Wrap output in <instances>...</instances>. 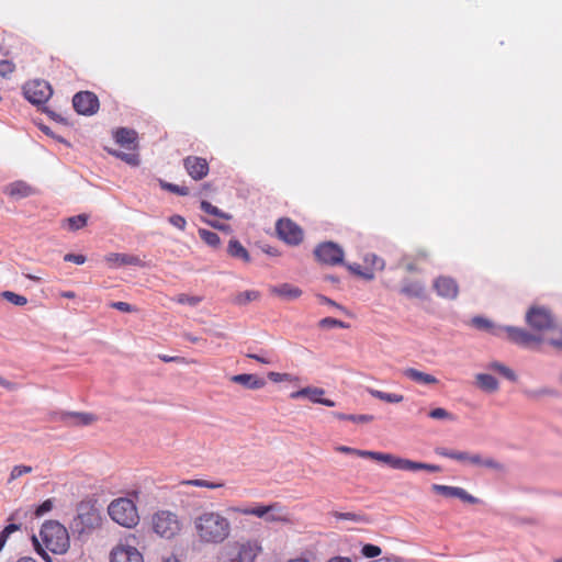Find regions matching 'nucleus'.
Masks as SVG:
<instances>
[{
  "label": "nucleus",
  "instance_id": "a878e982",
  "mask_svg": "<svg viewBox=\"0 0 562 562\" xmlns=\"http://www.w3.org/2000/svg\"><path fill=\"white\" fill-rule=\"evenodd\" d=\"M231 380L250 390L261 389L266 384L265 380L248 373L233 375Z\"/></svg>",
  "mask_w": 562,
  "mask_h": 562
},
{
  "label": "nucleus",
  "instance_id": "f8f14e48",
  "mask_svg": "<svg viewBox=\"0 0 562 562\" xmlns=\"http://www.w3.org/2000/svg\"><path fill=\"white\" fill-rule=\"evenodd\" d=\"M278 237L289 245L296 246L303 240L302 228L290 218H280L276 224Z\"/></svg>",
  "mask_w": 562,
  "mask_h": 562
},
{
  "label": "nucleus",
  "instance_id": "c85d7f7f",
  "mask_svg": "<svg viewBox=\"0 0 562 562\" xmlns=\"http://www.w3.org/2000/svg\"><path fill=\"white\" fill-rule=\"evenodd\" d=\"M70 419V425L74 426H88L97 420V417L90 413H69L66 415Z\"/></svg>",
  "mask_w": 562,
  "mask_h": 562
},
{
  "label": "nucleus",
  "instance_id": "2eb2a0df",
  "mask_svg": "<svg viewBox=\"0 0 562 562\" xmlns=\"http://www.w3.org/2000/svg\"><path fill=\"white\" fill-rule=\"evenodd\" d=\"M387 465H390L393 469L405 470V471H418V470H426L429 472H440L441 471V468L439 465L416 462V461H412L408 459L396 457L391 453L389 457Z\"/></svg>",
  "mask_w": 562,
  "mask_h": 562
},
{
  "label": "nucleus",
  "instance_id": "3c124183",
  "mask_svg": "<svg viewBox=\"0 0 562 562\" xmlns=\"http://www.w3.org/2000/svg\"><path fill=\"white\" fill-rule=\"evenodd\" d=\"M19 529H20V525H16V524H10L4 527V529L0 532V551L4 547L10 535L14 531H18Z\"/></svg>",
  "mask_w": 562,
  "mask_h": 562
},
{
  "label": "nucleus",
  "instance_id": "ea45409f",
  "mask_svg": "<svg viewBox=\"0 0 562 562\" xmlns=\"http://www.w3.org/2000/svg\"><path fill=\"white\" fill-rule=\"evenodd\" d=\"M201 210L210 215H214V216H217V217H221V218H225V220H229L231 218V215L229 214H226L224 212H222L218 207L212 205L210 202L207 201H201Z\"/></svg>",
  "mask_w": 562,
  "mask_h": 562
},
{
  "label": "nucleus",
  "instance_id": "4c0bfd02",
  "mask_svg": "<svg viewBox=\"0 0 562 562\" xmlns=\"http://www.w3.org/2000/svg\"><path fill=\"white\" fill-rule=\"evenodd\" d=\"M198 233L200 238L210 247L216 248L221 243L220 236L214 232L200 228Z\"/></svg>",
  "mask_w": 562,
  "mask_h": 562
},
{
  "label": "nucleus",
  "instance_id": "603ef678",
  "mask_svg": "<svg viewBox=\"0 0 562 562\" xmlns=\"http://www.w3.org/2000/svg\"><path fill=\"white\" fill-rule=\"evenodd\" d=\"M19 529H20V525H16V524H10L4 527V529L0 532V551L4 547L10 535L14 531H18Z\"/></svg>",
  "mask_w": 562,
  "mask_h": 562
},
{
  "label": "nucleus",
  "instance_id": "39448f33",
  "mask_svg": "<svg viewBox=\"0 0 562 562\" xmlns=\"http://www.w3.org/2000/svg\"><path fill=\"white\" fill-rule=\"evenodd\" d=\"M110 518L125 528H134L139 522V515L135 502L128 497H117L108 506Z\"/></svg>",
  "mask_w": 562,
  "mask_h": 562
},
{
  "label": "nucleus",
  "instance_id": "bf43d9fd",
  "mask_svg": "<svg viewBox=\"0 0 562 562\" xmlns=\"http://www.w3.org/2000/svg\"><path fill=\"white\" fill-rule=\"evenodd\" d=\"M54 507L53 499H46L37 508L35 509V516L41 517L44 514L50 512Z\"/></svg>",
  "mask_w": 562,
  "mask_h": 562
},
{
  "label": "nucleus",
  "instance_id": "dca6fc26",
  "mask_svg": "<svg viewBox=\"0 0 562 562\" xmlns=\"http://www.w3.org/2000/svg\"><path fill=\"white\" fill-rule=\"evenodd\" d=\"M183 167L193 180L204 179L209 171V162L205 158L199 156H188L183 159Z\"/></svg>",
  "mask_w": 562,
  "mask_h": 562
},
{
  "label": "nucleus",
  "instance_id": "4be33fe9",
  "mask_svg": "<svg viewBox=\"0 0 562 562\" xmlns=\"http://www.w3.org/2000/svg\"><path fill=\"white\" fill-rule=\"evenodd\" d=\"M113 137L122 147L133 150L137 148V132L132 128L120 127L114 132Z\"/></svg>",
  "mask_w": 562,
  "mask_h": 562
},
{
  "label": "nucleus",
  "instance_id": "864d4df0",
  "mask_svg": "<svg viewBox=\"0 0 562 562\" xmlns=\"http://www.w3.org/2000/svg\"><path fill=\"white\" fill-rule=\"evenodd\" d=\"M175 301L179 304H188V305H191V306H195L198 305L202 299L200 296H191V295H188V294H179Z\"/></svg>",
  "mask_w": 562,
  "mask_h": 562
},
{
  "label": "nucleus",
  "instance_id": "0e129e2a",
  "mask_svg": "<svg viewBox=\"0 0 562 562\" xmlns=\"http://www.w3.org/2000/svg\"><path fill=\"white\" fill-rule=\"evenodd\" d=\"M160 360L164 362H178V363H190V361L186 360L181 357H169L166 355L159 356Z\"/></svg>",
  "mask_w": 562,
  "mask_h": 562
},
{
  "label": "nucleus",
  "instance_id": "2f4dec72",
  "mask_svg": "<svg viewBox=\"0 0 562 562\" xmlns=\"http://www.w3.org/2000/svg\"><path fill=\"white\" fill-rule=\"evenodd\" d=\"M401 292L409 297H422L425 286L419 281H408L402 286Z\"/></svg>",
  "mask_w": 562,
  "mask_h": 562
},
{
  "label": "nucleus",
  "instance_id": "680f3d73",
  "mask_svg": "<svg viewBox=\"0 0 562 562\" xmlns=\"http://www.w3.org/2000/svg\"><path fill=\"white\" fill-rule=\"evenodd\" d=\"M110 306L112 308H115V310H117L120 312H124V313H131V312L135 311V308L126 302H113V303H111Z\"/></svg>",
  "mask_w": 562,
  "mask_h": 562
},
{
  "label": "nucleus",
  "instance_id": "cd10ccee",
  "mask_svg": "<svg viewBox=\"0 0 562 562\" xmlns=\"http://www.w3.org/2000/svg\"><path fill=\"white\" fill-rule=\"evenodd\" d=\"M228 254L233 258L243 260L244 262L250 261V256L247 249L236 239H232L227 248Z\"/></svg>",
  "mask_w": 562,
  "mask_h": 562
},
{
  "label": "nucleus",
  "instance_id": "09e8293b",
  "mask_svg": "<svg viewBox=\"0 0 562 562\" xmlns=\"http://www.w3.org/2000/svg\"><path fill=\"white\" fill-rule=\"evenodd\" d=\"M87 220H88V217L86 215L80 214L77 216L69 217L67 221H68L69 228L72 231H77V229H80L83 226H86Z\"/></svg>",
  "mask_w": 562,
  "mask_h": 562
},
{
  "label": "nucleus",
  "instance_id": "f03ea898",
  "mask_svg": "<svg viewBox=\"0 0 562 562\" xmlns=\"http://www.w3.org/2000/svg\"><path fill=\"white\" fill-rule=\"evenodd\" d=\"M36 552L46 561L52 559L47 551L54 554H64L70 547V538L67 528L57 520H46L41 528L40 539L33 537Z\"/></svg>",
  "mask_w": 562,
  "mask_h": 562
},
{
  "label": "nucleus",
  "instance_id": "774afa93",
  "mask_svg": "<svg viewBox=\"0 0 562 562\" xmlns=\"http://www.w3.org/2000/svg\"><path fill=\"white\" fill-rule=\"evenodd\" d=\"M285 562H312V561L304 557H296V558H291Z\"/></svg>",
  "mask_w": 562,
  "mask_h": 562
},
{
  "label": "nucleus",
  "instance_id": "72a5a7b5",
  "mask_svg": "<svg viewBox=\"0 0 562 562\" xmlns=\"http://www.w3.org/2000/svg\"><path fill=\"white\" fill-rule=\"evenodd\" d=\"M435 452L438 456H441V457H445V458H449V459H453V460L461 461V462H469V458L471 456V454H469L468 452H464V451H452V450H449V449L442 448V447L436 448Z\"/></svg>",
  "mask_w": 562,
  "mask_h": 562
},
{
  "label": "nucleus",
  "instance_id": "c03bdc74",
  "mask_svg": "<svg viewBox=\"0 0 562 562\" xmlns=\"http://www.w3.org/2000/svg\"><path fill=\"white\" fill-rule=\"evenodd\" d=\"M33 471L32 467L30 465H24V464H20V465H14L11 470V473H10V476H9V480H8V483H11L13 482L14 480L21 477L22 475L24 474H29Z\"/></svg>",
  "mask_w": 562,
  "mask_h": 562
},
{
  "label": "nucleus",
  "instance_id": "1a4fd4ad",
  "mask_svg": "<svg viewBox=\"0 0 562 562\" xmlns=\"http://www.w3.org/2000/svg\"><path fill=\"white\" fill-rule=\"evenodd\" d=\"M135 542V536H128L125 541L119 542L110 553L111 562H144L143 554L131 543Z\"/></svg>",
  "mask_w": 562,
  "mask_h": 562
},
{
  "label": "nucleus",
  "instance_id": "412c9836",
  "mask_svg": "<svg viewBox=\"0 0 562 562\" xmlns=\"http://www.w3.org/2000/svg\"><path fill=\"white\" fill-rule=\"evenodd\" d=\"M269 293L285 301L299 299L302 295V290L290 283H282L279 285H270Z\"/></svg>",
  "mask_w": 562,
  "mask_h": 562
},
{
  "label": "nucleus",
  "instance_id": "b1692460",
  "mask_svg": "<svg viewBox=\"0 0 562 562\" xmlns=\"http://www.w3.org/2000/svg\"><path fill=\"white\" fill-rule=\"evenodd\" d=\"M4 193L11 198L23 199L34 194V189L24 181H14L5 187Z\"/></svg>",
  "mask_w": 562,
  "mask_h": 562
},
{
  "label": "nucleus",
  "instance_id": "de8ad7c7",
  "mask_svg": "<svg viewBox=\"0 0 562 562\" xmlns=\"http://www.w3.org/2000/svg\"><path fill=\"white\" fill-rule=\"evenodd\" d=\"M428 416L432 419H448V420L454 419V416L451 413H449L447 409L441 408V407L431 409L428 413Z\"/></svg>",
  "mask_w": 562,
  "mask_h": 562
},
{
  "label": "nucleus",
  "instance_id": "f257e3e1",
  "mask_svg": "<svg viewBox=\"0 0 562 562\" xmlns=\"http://www.w3.org/2000/svg\"><path fill=\"white\" fill-rule=\"evenodd\" d=\"M193 528L201 543L218 544L231 535V522L220 512L203 510L193 519Z\"/></svg>",
  "mask_w": 562,
  "mask_h": 562
},
{
  "label": "nucleus",
  "instance_id": "4d7b16f0",
  "mask_svg": "<svg viewBox=\"0 0 562 562\" xmlns=\"http://www.w3.org/2000/svg\"><path fill=\"white\" fill-rule=\"evenodd\" d=\"M334 517L340 520L362 521L363 516L356 513H334Z\"/></svg>",
  "mask_w": 562,
  "mask_h": 562
},
{
  "label": "nucleus",
  "instance_id": "e433bc0d",
  "mask_svg": "<svg viewBox=\"0 0 562 562\" xmlns=\"http://www.w3.org/2000/svg\"><path fill=\"white\" fill-rule=\"evenodd\" d=\"M364 262L368 265V268H366V271H372L373 273L375 271H381L384 269V260L376 256L375 254H368L364 257Z\"/></svg>",
  "mask_w": 562,
  "mask_h": 562
},
{
  "label": "nucleus",
  "instance_id": "052dcab7",
  "mask_svg": "<svg viewBox=\"0 0 562 562\" xmlns=\"http://www.w3.org/2000/svg\"><path fill=\"white\" fill-rule=\"evenodd\" d=\"M169 223L181 231H184V228L187 226L186 218L178 214L170 216Z\"/></svg>",
  "mask_w": 562,
  "mask_h": 562
},
{
  "label": "nucleus",
  "instance_id": "5701e85b",
  "mask_svg": "<svg viewBox=\"0 0 562 562\" xmlns=\"http://www.w3.org/2000/svg\"><path fill=\"white\" fill-rule=\"evenodd\" d=\"M431 488L437 494L442 495V496L448 497V498L457 497V498H460V499L467 501V502H473L474 501L473 496L468 494L467 491H464L461 487L434 484Z\"/></svg>",
  "mask_w": 562,
  "mask_h": 562
},
{
  "label": "nucleus",
  "instance_id": "c9c22d12",
  "mask_svg": "<svg viewBox=\"0 0 562 562\" xmlns=\"http://www.w3.org/2000/svg\"><path fill=\"white\" fill-rule=\"evenodd\" d=\"M260 299V293L256 290H247L244 292L237 293L233 302L237 305H246L249 302L257 301Z\"/></svg>",
  "mask_w": 562,
  "mask_h": 562
},
{
  "label": "nucleus",
  "instance_id": "0eeeda50",
  "mask_svg": "<svg viewBox=\"0 0 562 562\" xmlns=\"http://www.w3.org/2000/svg\"><path fill=\"white\" fill-rule=\"evenodd\" d=\"M100 524L99 510L88 503H81L78 506L77 516L72 519L70 528L81 535L99 527Z\"/></svg>",
  "mask_w": 562,
  "mask_h": 562
},
{
  "label": "nucleus",
  "instance_id": "a19ab883",
  "mask_svg": "<svg viewBox=\"0 0 562 562\" xmlns=\"http://www.w3.org/2000/svg\"><path fill=\"white\" fill-rule=\"evenodd\" d=\"M318 326L321 328H324V329H329V328H334V327H339V328H349V324L342 322V321H339V319H336V318H333V317H325V318H322L319 322H318Z\"/></svg>",
  "mask_w": 562,
  "mask_h": 562
},
{
  "label": "nucleus",
  "instance_id": "7ed1b4c3",
  "mask_svg": "<svg viewBox=\"0 0 562 562\" xmlns=\"http://www.w3.org/2000/svg\"><path fill=\"white\" fill-rule=\"evenodd\" d=\"M150 529L159 538L171 540L180 535L182 521L176 512L159 509L150 516Z\"/></svg>",
  "mask_w": 562,
  "mask_h": 562
},
{
  "label": "nucleus",
  "instance_id": "8fccbe9b",
  "mask_svg": "<svg viewBox=\"0 0 562 562\" xmlns=\"http://www.w3.org/2000/svg\"><path fill=\"white\" fill-rule=\"evenodd\" d=\"M19 529H20V525H16V524H10L4 527V529L0 532V551L4 547L10 535L14 531H18Z\"/></svg>",
  "mask_w": 562,
  "mask_h": 562
},
{
  "label": "nucleus",
  "instance_id": "20e7f679",
  "mask_svg": "<svg viewBox=\"0 0 562 562\" xmlns=\"http://www.w3.org/2000/svg\"><path fill=\"white\" fill-rule=\"evenodd\" d=\"M229 513L246 516H256L263 518L267 522L290 524L291 515L285 506L276 502L269 505H258L255 507H236L232 506L227 509Z\"/></svg>",
  "mask_w": 562,
  "mask_h": 562
},
{
  "label": "nucleus",
  "instance_id": "4468645a",
  "mask_svg": "<svg viewBox=\"0 0 562 562\" xmlns=\"http://www.w3.org/2000/svg\"><path fill=\"white\" fill-rule=\"evenodd\" d=\"M75 110L82 115H93L99 110V99L91 91H80L72 98Z\"/></svg>",
  "mask_w": 562,
  "mask_h": 562
},
{
  "label": "nucleus",
  "instance_id": "f3484780",
  "mask_svg": "<svg viewBox=\"0 0 562 562\" xmlns=\"http://www.w3.org/2000/svg\"><path fill=\"white\" fill-rule=\"evenodd\" d=\"M325 390L315 386L303 387L299 391H295L290 394V397L293 400H297L301 397H306L313 403H318L328 407H334L335 402L328 398H324Z\"/></svg>",
  "mask_w": 562,
  "mask_h": 562
},
{
  "label": "nucleus",
  "instance_id": "bb28decb",
  "mask_svg": "<svg viewBox=\"0 0 562 562\" xmlns=\"http://www.w3.org/2000/svg\"><path fill=\"white\" fill-rule=\"evenodd\" d=\"M180 485L203 487V488H209V490H217V488L224 487L225 482L222 480L209 481V480H203V479H193V480H183L180 482Z\"/></svg>",
  "mask_w": 562,
  "mask_h": 562
},
{
  "label": "nucleus",
  "instance_id": "f704fd0d",
  "mask_svg": "<svg viewBox=\"0 0 562 562\" xmlns=\"http://www.w3.org/2000/svg\"><path fill=\"white\" fill-rule=\"evenodd\" d=\"M370 395L386 403H401L404 400L402 394L396 393H385L374 389H368Z\"/></svg>",
  "mask_w": 562,
  "mask_h": 562
},
{
  "label": "nucleus",
  "instance_id": "9b49d317",
  "mask_svg": "<svg viewBox=\"0 0 562 562\" xmlns=\"http://www.w3.org/2000/svg\"><path fill=\"white\" fill-rule=\"evenodd\" d=\"M24 97L33 104H44L53 94L50 85L44 80H33L23 87Z\"/></svg>",
  "mask_w": 562,
  "mask_h": 562
},
{
  "label": "nucleus",
  "instance_id": "6e6552de",
  "mask_svg": "<svg viewBox=\"0 0 562 562\" xmlns=\"http://www.w3.org/2000/svg\"><path fill=\"white\" fill-rule=\"evenodd\" d=\"M526 323L537 335L544 337V333L554 328V318L551 312L541 306H532L526 314Z\"/></svg>",
  "mask_w": 562,
  "mask_h": 562
},
{
  "label": "nucleus",
  "instance_id": "6ab92c4d",
  "mask_svg": "<svg viewBox=\"0 0 562 562\" xmlns=\"http://www.w3.org/2000/svg\"><path fill=\"white\" fill-rule=\"evenodd\" d=\"M434 289L439 296L448 300H454L459 293L458 283L450 277H438L434 282Z\"/></svg>",
  "mask_w": 562,
  "mask_h": 562
},
{
  "label": "nucleus",
  "instance_id": "79ce46f5",
  "mask_svg": "<svg viewBox=\"0 0 562 562\" xmlns=\"http://www.w3.org/2000/svg\"><path fill=\"white\" fill-rule=\"evenodd\" d=\"M111 154L131 166H137L139 164L138 155L135 153H124V151H120V150H113V151H111Z\"/></svg>",
  "mask_w": 562,
  "mask_h": 562
},
{
  "label": "nucleus",
  "instance_id": "5fc2aeb1",
  "mask_svg": "<svg viewBox=\"0 0 562 562\" xmlns=\"http://www.w3.org/2000/svg\"><path fill=\"white\" fill-rule=\"evenodd\" d=\"M348 269L352 273H355L366 280H372L374 278V273L372 271H366V269L363 270L360 265H357V263L350 265V266H348Z\"/></svg>",
  "mask_w": 562,
  "mask_h": 562
},
{
  "label": "nucleus",
  "instance_id": "ddd939ff",
  "mask_svg": "<svg viewBox=\"0 0 562 562\" xmlns=\"http://www.w3.org/2000/svg\"><path fill=\"white\" fill-rule=\"evenodd\" d=\"M314 255L318 261L330 266L339 265L344 259V250L333 241L319 244L315 248Z\"/></svg>",
  "mask_w": 562,
  "mask_h": 562
},
{
  "label": "nucleus",
  "instance_id": "69168bd1",
  "mask_svg": "<svg viewBox=\"0 0 562 562\" xmlns=\"http://www.w3.org/2000/svg\"><path fill=\"white\" fill-rule=\"evenodd\" d=\"M268 376L273 382H281L285 380L289 375L286 373L270 372Z\"/></svg>",
  "mask_w": 562,
  "mask_h": 562
},
{
  "label": "nucleus",
  "instance_id": "c756f323",
  "mask_svg": "<svg viewBox=\"0 0 562 562\" xmlns=\"http://www.w3.org/2000/svg\"><path fill=\"white\" fill-rule=\"evenodd\" d=\"M476 383L480 389H482L483 391H486V392H495L498 390V382L491 374L479 373L476 375Z\"/></svg>",
  "mask_w": 562,
  "mask_h": 562
},
{
  "label": "nucleus",
  "instance_id": "aec40b11",
  "mask_svg": "<svg viewBox=\"0 0 562 562\" xmlns=\"http://www.w3.org/2000/svg\"><path fill=\"white\" fill-rule=\"evenodd\" d=\"M335 450L337 452L345 453V454H352V456H357L360 458L372 459V460H375L379 462H383L385 464H387L389 457H390V453L369 451V450H360V449L351 448L348 446H337L335 448Z\"/></svg>",
  "mask_w": 562,
  "mask_h": 562
},
{
  "label": "nucleus",
  "instance_id": "e2e57ef3",
  "mask_svg": "<svg viewBox=\"0 0 562 562\" xmlns=\"http://www.w3.org/2000/svg\"><path fill=\"white\" fill-rule=\"evenodd\" d=\"M64 260L76 265H83L86 262V257L83 255L67 254L65 255Z\"/></svg>",
  "mask_w": 562,
  "mask_h": 562
},
{
  "label": "nucleus",
  "instance_id": "393cba45",
  "mask_svg": "<svg viewBox=\"0 0 562 562\" xmlns=\"http://www.w3.org/2000/svg\"><path fill=\"white\" fill-rule=\"evenodd\" d=\"M403 374L407 379L423 385L437 384L439 382L435 375L422 372L415 368H406Z\"/></svg>",
  "mask_w": 562,
  "mask_h": 562
},
{
  "label": "nucleus",
  "instance_id": "a18cd8bd",
  "mask_svg": "<svg viewBox=\"0 0 562 562\" xmlns=\"http://www.w3.org/2000/svg\"><path fill=\"white\" fill-rule=\"evenodd\" d=\"M490 369L499 372L501 374H503L505 378H507L510 381L516 380V375H515L514 371L499 362L491 363Z\"/></svg>",
  "mask_w": 562,
  "mask_h": 562
},
{
  "label": "nucleus",
  "instance_id": "58836bf2",
  "mask_svg": "<svg viewBox=\"0 0 562 562\" xmlns=\"http://www.w3.org/2000/svg\"><path fill=\"white\" fill-rule=\"evenodd\" d=\"M549 331H551V336L544 338V341H548L554 349L562 351V327L554 325V328Z\"/></svg>",
  "mask_w": 562,
  "mask_h": 562
},
{
  "label": "nucleus",
  "instance_id": "9d476101",
  "mask_svg": "<svg viewBox=\"0 0 562 562\" xmlns=\"http://www.w3.org/2000/svg\"><path fill=\"white\" fill-rule=\"evenodd\" d=\"M503 333L506 334L509 341L524 348H537L544 342L543 336L529 333L520 327L505 326Z\"/></svg>",
  "mask_w": 562,
  "mask_h": 562
},
{
  "label": "nucleus",
  "instance_id": "338daca9",
  "mask_svg": "<svg viewBox=\"0 0 562 562\" xmlns=\"http://www.w3.org/2000/svg\"><path fill=\"white\" fill-rule=\"evenodd\" d=\"M209 225H211L212 227L214 228H217V229H221V231H227L229 228L228 225L226 224H222V223H218V222H213V221H205Z\"/></svg>",
  "mask_w": 562,
  "mask_h": 562
},
{
  "label": "nucleus",
  "instance_id": "37998d69",
  "mask_svg": "<svg viewBox=\"0 0 562 562\" xmlns=\"http://www.w3.org/2000/svg\"><path fill=\"white\" fill-rule=\"evenodd\" d=\"M1 295L8 302L16 306H24L27 303V299L24 295H20L11 291H4Z\"/></svg>",
  "mask_w": 562,
  "mask_h": 562
},
{
  "label": "nucleus",
  "instance_id": "13d9d810",
  "mask_svg": "<svg viewBox=\"0 0 562 562\" xmlns=\"http://www.w3.org/2000/svg\"><path fill=\"white\" fill-rule=\"evenodd\" d=\"M15 69V66L10 60H0V76L5 78L11 75Z\"/></svg>",
  "mask_w": 562,
  "mask_h": 562
},
{
  "label": "nucleus",
  "instance_id": "423d86ee",
  "mask_svg": "<svg viewBox=\"0 0 562 562\" xmlns=\"http://www.w3.org/2000/svg\"><path fill=\"white\" fill-rule=\"evenodd\" d=\"M261 552L258 539H241L227 548L223 562H255Z\"/></svg>",
  "mask_w": 562,
  "mask_h": 562
},
{
  "label": "nucleus",
  "instance_id": "6e6d98bb",
  "mask_svg": "<svg viewBox=\"0 0 562 562\" xmlns=\"http://www.w3.org/2000/svg\"><path fill=\"white\" fill-rule=\"evenodd\" d=\"M361 553L366 558H375L381 554V548L375 544L368 543L362 547Z\"/></svg>",
  "mask_w": 562,
  "mask_h": 562
},
{
  "label": "nucleus",
  "instance_id": "a211bd4d",
  "mask_svg": "<svg viewBox=\"0 0 562 562\" xmlns=\"http://www.w3.org/2000/svg\"><path fill=\"white\" fill-rule=\"evenodd\" d=\"M104 261L112 269L122 266L145 267L144 261L138 256L128 254L110 252L104 256Z\"/></svg>",
  "mask_w": 562,
  "mask_h": 562
},
{
  "label": "nucleus",
  "instance_id": "7c9ffc66",
  "mask_svg": "<svg viewBox=\"0 0 562 562\" xmlns=\"http://www.w3.org/2000/svg\"><path fill=\"white\" fill-rule=\"evenodd\" d=\"M469 463L473 465L485 467L496 471L504 470V465L502 463L492 458L482 459L480 454H471L469 458Z\"/></svg>",
  "mask_w": 562,
  "mask_h": 562
},
{
  "label": "nucleus",
  "instance_id": "473e14b6",
  "mask_svg": "<svg viewBox=\"0 0 562 562\" xmlns=\"http://www.w3.org/2000/svg\"><path fill=\"white\" fill-rule=\"evenodd\" d=\"M473 325L479 328L486 330L495 336H502L504 327H495L488 319L483 317L473 318Z\"/></svg>",
  "mask_w": 562,
  "mask_h": 562
},
{
  "label": "nucleus",
  "instance_id": "49530a36",
  "mask_svg": "<svg viewBox=\"0 0 562 562\" xmlns=\"http://www.w3.org/2000/svg\"><path fill=\"white\" fill-rule=\"evenodd\" d=\"M161 188L178 195H188L189 188L186 186H178L169 182H161Z\"/></svg>",
  "mask_w": 562,
  "mask_h": 562
}]
</instances>
